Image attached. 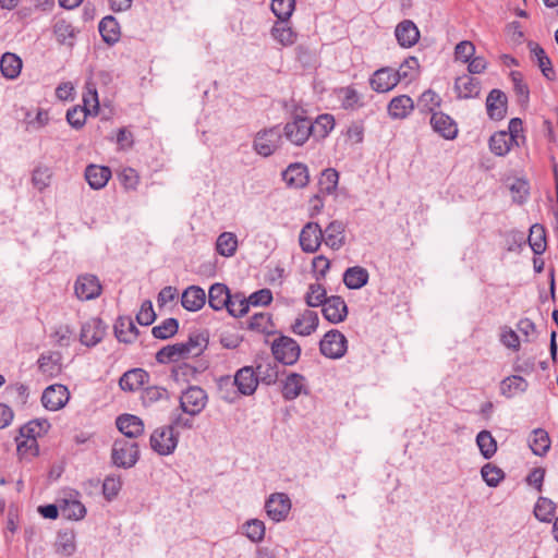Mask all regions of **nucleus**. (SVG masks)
<instances>
[{
    "mask_svg": "<svg viewBox=\"0 0 558 558\" xmlns=\"http://www.w3.org/2000/svg\"><path fill=\"white\" fill-rule=\"evenodd\" d=\"M271 353L276 362L291 366L298 362L301 354V348L294 339L287 336H280L272 341Z\"/></svg>",
    "mask_w": 558,
    "mask_h": 558,
    "instance_id": "3",
    "label": "nucleus"
},
{
    "mask_svg": "<svg viewBox=\"0 0 558 558\" xmlns=\"http://www.w3.org/2000/svg\"><path fill=\"white\" fill-rule=\"evenodd\" d=\"M324 239V232L317 222H307L300 232V245L306 253H315Z\"/></svg>",
    "mask_w": 558,
    "mask_h": 558,
    "instance_id": "12",
    "label": "nucleus"
},
{
    "mask_svg": "<svg viewBox=\"0 0 558 558\" xmlns=\"http://www.w3.org/2000/svg\"><path fill=\"white\" fill-rule=\"evenodd\" d=\"M282 179L288 186L303 189L310 182V172L305 163L293 162L282 172Z\"/></svg>",
    "mask_w": 558,
    "mask_h": 558,
    "instance_id": "15",
    "label": "nucleus"
},
{
    "mask_svg": "<svg viewBox=\"0 0 558 558\" xmlns=\"http://www.w3.org/2000/svg\"><path fill=\"white\" fill-rule=\"evenodd\" d=\"M272 37L280 43L282 46L293 45L296 40V33L287 25L281 23H276L271 28Z\"/></svg>",
    "mask_w": 558,
    "mask_h": 558,
    "instance_id": "52",
    "label": "nucleus"
},
{
    "mask_svg": "<svg viewBox=\"0 0 558 558\" xmlns=\"http://www.w3.org/2000/svg\"><path fill=\"white\" fill-rule=\"evenodd\" d=\"M53 34L59 44L68 47L74 46L75 40V28L73 25L65 20H58L53 25Z\"/></svg>",
    "mask_w": 558,
    "mask_h": 558,
    "instance_id": "39",
    "label": "nucleus"
},
{
    "mask_svg": "<svg viewBox=\"0 0 558 558\" xmlns=\"http://www.w3.org/2000/svg\"><path fill=\"white\" fill-rule=\"evenodd\" d=\"M179 329V322L175 318H167L160 325L155 326L151 333L157 339H168L174 336Z\"/></svg>",
    "mask_w": 558,
    "mask_h": 558,
    "instance_id": "55",
    "label": "nucleus"
},
{
    "mask_svg": "<svg viewBox=\"0 0 558 558\" xmlns=\"http://www.w3.org/2000/svg\"><path fill=\"white\" fill-rule=\"evenodd\" d=\"M69 399L68 388L64 385L54 384L44 390L41 403L49 411H58L68 403Z\"/></svg>",
    "mask_w": 558,
    "mask_h": 558,
    "instance_id": "11",
    "label": "nucleus"
},
{
    "mask_svg": "<svg viewBox=\"0 0 558 558\" xmlns=\"http://www.w3.org/2000/svg\"><path fill=\"white\" fill-rule=\"evenodd\" d=\"M197 373L196 367L187 363H181L172 369L171 376L175 381H189L191 378H194Z\"/></svg>",
    "mask_w": 558,
    "mask_h": 558,
    "instance_id": "63",
    "label": "nucleus"
},
{
    "mask_svg": "<svg viewBox=\"0 0 558 558\" xmlns=\"http://www.w3.org/2000/svg\"><path fill=\"white\" fill-rule=\"evenodd\" d=\"M230 290L225 283L216 282L210 286L208 291V305L214 311H221L228 307L230 301Z\"/></svg>",
    "mask_w": 558,
    "mask_h": 558,
    "instance_id": "26",
    "label": "nucleus"
},
{
    "mask_svg": "<svg viewBox=\"0 0 558 558\" xmlns=\"http://www.w3.org/2000/svg\"><path fill=\"white\" fill-rule=\"evenodd\" d=\"M169 398V392L163 387L151 386L147 387L142 395L143 403L145 405H150L160 400H167Z\"/></svg>",
    "mask_w": 558,
    "mask_h": 558,
    "instance_id": "60",
    "label": "nucleus"
},
{
    "mask_svg": "<svg viewBox=\"0 0 558 558\" xmlns=\"http://www.w3.org/2000/svg\"><path fill=\"white\" fill-rule=\"evenodd\" d=\"M324 232L323 241L325 244L331 250H339L344 245V225L342 221L333 220L331 221Z\"/></svg>",
    "mask_w": 558,
    "mask_h": 558,
    "instance_id": "23",
    "label": "nucleus"
},
{
    "mask_svg": "<svg viewBox=\"0 0 558 558\" xmlns=\"http://www.w3.org/2000/svg\"><path fill=\"white\" fill-rule=\"evenodd\" d=\"M418 66L417 58L409 57L400 64L398 70L388 66L378 69L369 78L371 87L377 93H387L396 87L400 81L411 77V73L407 72L405 68L416 69Z\"/></svg>",
    "mask_w": 558,
    "mask_h": 558,
    "instance_id": "1",
    "label": "nucleus"
},
{
    "mask_svg": "<svg viewBox=\"0 0 558 558\" xmlns=\"http://www.w3.org/2000/svg\"><path fill=\"white\" fill-rule=\"evenodd\" d=\"M140 459L138 446L135 441L117 439L111 450L112 463L118 468L130 469Z\"/></svg>",
    "mask_w": 558,
    "mask_h": 558,
    "instance_id": "4",
    "label": "nucleus"
},
{
    "mask_svg": "<svg viewBox=\"0 0 558 558\" xmlns=\"http://www.w3.org/2000/svg\"><path fill=\"white\" fill-rule=\"evenodd\" d=\"M454 90L460 99L474 98L480 95L481 84L477 78L464 74L456 78Z\"/></svg>",
    "mask_w": 558,
    "mask_h": 558,
    "instance_id": "24",
    "label": "nucleus"
},
{
    "mask_svg": "<svg viewBox=\"0 0 558 558\" xmlns=\"http://www.w3.org/2000/svg\"><path fill=\"white\" fill-rule=\"evenodd\" d=\"M369 274L366 268L362 266L349 267L343 272V283L350 290H357L367 284Z\"/></svg>",
    "mask_w": 558,
    "mask_h": 558,
    "instance_id": "31",
    "label": "nucleus"
},
{
    "mask_svg": "<svg viewBox=\"0 0 558 558\" xmlns=\"http://www.w3.org/2000/svg\"><path fill=\"white\" fill-rule=\"evenodd\" d=\"M530 448L536 456H544L550 448L548 434L541 428L534 429L530 437Z\"/></svg>",
    "mask_w": 558,
    "mask_h": 558,
    "instance_id": "45",
    "label": "nucleus"
},
{
    "mask_svg": "<svg viewBox=\"0 0 558 558\" xmlns=\"http://www.w3.org/2000/svg\"><path fill=\"white\" fill-rule=\"evenodd\" d=\"M179 400L182 412L196 416L205 409L208 396L203 388L190 386L181 392Z\"/></svg>",
    "mask_w": 558,
    "mask_h": 558,
    "instance_id": "5",
    "label": "nucleus"
},
{
    "mask_svg": "<svg viewBox=\"0 0 558 558\" xmlns=\"http://www.w3.org/2000/svg\"><path fill=\"white\" fill-rule=\"evenodd\" d=\"M226 310L233 317H242L250 310L248 300L243 293L240 292L231 294L230 301H228V307Z\"/></svg>",
    "mask_w": 558,
    "mask_h": 558,
    "instance_id": "46",
    "label": "nucleus"
},
{
    "mask_svg": "<svg viewBox=\"0 0 558 558\" xmlns=\"http://www.w3.org/2000/svg\"><path fill=\"white\" fill-rule=\"evenodd\" d=\"M529 245L535 255H541L546 250V231L545 228L535 223L530 228V234L527 238Z\"/></svg>",
    "mask_w": 558,
    "mask_h": 558,
    "instance_id": "41",
    "label": "nucleus"
},
{
    "mask_svg": "<svg viewBox=\"0 0 558 558\" xmlns=\"http://www.w3.org/2000/svg\"><path fill=\"white\" fill-rule=\"evenodd\" d=\"M48 427L49 423L46 420L31 421L20 428V435L24 438H27L29 448L36 449V438L40 436L41 433H46Z\"/></svg>",
    "mask_w": 558,
    "mask_h": 558,
    "instance_id": "37",
    "label": "nucleus"
},
{
    "mask_svg": "<svg viewBox=\"0 0 558 558\" xmlns=\"http://www.w3.org/2000/svg\"><path fill=\"white\" fill-rule=\"evenodd\" d=\"M87 110L85 107L75 106L68 110L66 121L74 129H81L85 124Z\"/></svg>",
    "mask_w": 558,
    "mask_h": 558,
    "instance_id": "62",
    "label": "nucleus"
},
{
    "mask_svg": "<svg viewBox=\"0 0 558 558\" xmlns=\"http://www.w3.org/2000/svg\"><path fill=\"white\" fill-rule=\"evenodd\" d=\"M102 40L108 45L116 44L120 38V26L118 21L111 16H105L98 26Z\"/></svg>",
    "mask_w": 558,
    "mask_h": 558,
    "instance_id": "36",
    "label": "nucleus"
},
{
    "mask_svg": "<svg viewBox=\"0 0 558 558\" xmlns=\"http://www.w3.org/2000/svg\"><path fill=\"white\" fill-rule=\"evenodd\" d=\"M311 136L315 141L326 138L335 128V118L329 113L319 114L315 121L311 120Z\"/></svg>",
    "mask_w": 558,
    "mask_h": 558,
    "instance_id": "33",
    "label": "nucleus"
},
{
    "mask_svg": "<svg viewBox=\"0 0 558 558\" xmlns=\"http://www.w3.org/2000/svg\"><path fill=\"white\" fill-rule=\"evenodd\" d=\"M106 333V325L98 317L90 318L82 325L80 341L86 347L98 344Z\"/></svg>",
    "mask_w": 558,
    "mask_h": 558,
    "instance_id": "13",
    "label": "nucleus"
},
{
    "mask_svg": "<svg viewBox=\"0 0 558 558\" xmlns=\"http://www.w3.org/2000/svg\"><path fill=\"white\" fill-rule=\"evenodd\" d=\"M51 170L47 166H38L34 169L32 183L38 190L43 191L50 184Z\"/></svg>",
    "mask_w": 558,
    "mask_h": 558,
    "instance_id": "59",
    "label": "nucleus"
},
{
    "mask_svg": "<svg viewBox=\"0 0 558 558\" xmlns=\"http://www.w3.org/2000/svg\"><path fill=\"white\" fill-rule=\"evenodd\" d=\"M60 512L68 520H81L86 514V508L78 500H64L60 506Z\"/></svg>",
    "mask_w": 558,
    "mask_h": 558,
    "instance_id": "50",
    "label": "nucleus"
},
{
    "mask_svg": "<svg viewBox=\"0 0 558 558\" xmlns=\"http://www.w3.org/2000/svg\"><path fill=\"white\" fill-rule=\"evenodd\" d=\"M329 296L326 295V289L320 283H311L305 294V303L310 307L323 306Z\"/></svg>",
    "mask_w": 558,
    "mask_h": 558,
    "instance_id": "48",
    "label": "nucleus"
},
{
    "mask_svg": "<svg viewBox=\"0 0 558 558\" xmlns=\"http://www.w3.org/2000/svg\"><path fill=\"white\" fill-rule=\"evenodd\" d=\"M207 294L198 286L187 287L181 295V304L189 312H197L206 304Z\"/></svg>",
    "mask_w": 558,
    "mask_h": 558,
    "instance_id": "19",
    "label": "nucleus"
},
{
    "mask_svg": "<svg viewBox=\"0 0 558 558\" xmlns=\"http://www.w3.org/2000/svg\"><path fill=\"white\" fill-rule=\"evenodd\" d=\"M322 307L324 318L331 324H339L348 316L347 303L339 295L329 296Z\"/></svg>",
    "mask_w": 558,
    "mask_h": 558,
    "instance_id": "14",
    "label": "nucleus"
},
{
    "mask_svg": "<svg viewBox=\"0 0 558 558\" xmlns=\"http://www.w3.org/2000/svg\"><path fill=\"white\" fill-rule=\"evenodd\" d=\"M122 487L121 477L114 474L106 476L102 482V495L107 501L117 498Z\"/></svg>",
    "mask_w": 558,
    "mask_h": 558,
    "instance_id": "56",
    "label": "nucleus"
},
{
    "mask_svg": "<svg viewBox=\"0 0 558 558\" xmlns=\"http://www.w3.org/2000/svg\"><path fill=\"white\" fill-rule=\"evenodd\" d=\"M337 96L344 110H357L364 106L363 96L353 86L339 88Z\"/></svg>",
    "mask_w": 558,
    "mask_h": 558,
    "instance_id": "32",
    "label": "nucleus"
},
{
    "mask_svg": "<svg viewBox=\"0 0 558 558\" xmlns=\"http://www.w3.org/2000/svg\"><path fill=\"white\" fill-rule=\"evenodd\" d=\"M396 38L401 47L410 48L420 39V31L411 20H403L395 29Z\"/></svg>",
    "mask_w": 558,
    "mask_h": 558,
    "instance_id": "20",
    "label": "nucleus"
},
{
    "mask_svg": "<svg viewBox=\"0 0 558 558\" xmlns=\"http://www.w3.org/2000/svg\"><path fill=\"white\" fill-rule=\"evenodd\" d=\"M512 138L509 137L508 132L500 131L493 134L489 138V149L497 156H505L509 153Z\"/></svg>",
    "mask_w": 558,
    "mask_h": 558,
    "instance_id": "43",
    "label": "nucleus"
},
{
    "mask_svg": "<svg viewBox=\"0 0 558 558\" xmlns=\"http://www.w3.org/2000/svg\"><path fill=\"white\" fill-rule=\"evenodd\" d=\"M183 343L189 348L190 357L198 356L206 349L208 337L203 332H193L189 336L187 341Z\"/></svg>",
    "mask_w": 558,
    "mask_h": 558,
    "instance_id": "54",
    "label": "nucleus"
},
{
    "mask_svg": "<svg viewBox=\"0 0 558 558\" xmlns=\"http://www.w3.org/2000/svg\"><path fill=\"white\" fill-rule=\"evenodd\" d=\"M482 477L484 482L489 487H496L501 482V480L505 477L504 471L490 463L485 464L481 470Z\"/></svg>",
    "mask_w": 558,
    "mask_h": 558,
    "instance_id": "58",
    "label": "nucleus"
},
{
    "mask_svg": "<svg viewBox=\"0 0 558 558\" xmlns=\"http://www.w3.org/2000/svg\"><path fill=\"white\" fill-rule=\"evenodd\" d=\"M430 124L433 130L446 140H453L458 135L456 122L441 111L433 112Z\"/></svg>",
    "mask_w": 558,
    "mask_h": 558,
    "instance_id": "18",
    "label": "nucleus"
},
{
    "mask_svg": "<svg viewBox=\"0 0 558 558\" xmlns=\"http://www.w3.org/2000/svg\"><path fill=\"white\" fill-rule=\"evenodd\" d=\"M311 119L295 111L292 120L281 129L282 137L295 146H303L311 137Z\"/></svg>",
    "mask_w": 558,
    "mask_h": 558,
    "instance_id": "2",
    "label": "nucleus"
},
{
    "mask_svg": "<svg viewBox=\"0 0 558 558\" xmlns=\"http://www.w3.org/2000/svg\"><path fill=\"white\" fill-rule=\"evenodd\" d=\"M281 140L282 134L279 125L259 131L254 140V149L258 155L269 157L280 147Z\"/></svg>",
    "mask_w": 558,
    "mask_h": 558,
    "instance_id": "7",
    "label": "nucleus"
},
{
    "mask_svg": "<svg viewBox=\"0 0 558 558\" xmlns=\"http://www.w3.org/2000/svg\"><path fill=\"white\" fill-rule=\"evenodd\" d=\"M387 109L391 119H405L414 110V101L408 95H399L389 101Z\"/></svg>",
    "mask_w": 558,
    "mask_h": 558,
    "instance_id": "21",
    "label": "nucleus"
},
{
    "mask_svg": "<svg viewBox=\"0 0 558 558\" xmlns=\"http://www.w3.org/2000/svg\"><path fill=\"white\" fill-rule=\"evenodd\" d=\"M270 327V316L266 313L254 314L248 322V328L258 332H268Z\"/></svg>",
    "mask_w": 558,
    "mask_h": 558,
    "instance_id": "64",
    "label": "nucleus"
},
{
    "mask_svg": "<svg viewBox=\"0 0 558 558\" xmlns=\"http://www.w3.org/2000/svg\"><path fill=\"white\" fill-rule=\"evenodd\" d=\"M271 11L281 21L290 19L294 11L295 0H271Z\"/></svg>",
    "mask_w": 558,
    "mask_h": 558,
    "instance_id": "57",
    "label": "nucleus"
},
{
    "mask_svg": "<svg viewBox=\"0 0 558 558\" xmlns=\"http://www.w3.org/2000/svg\"><path fill=\"white\" fill-rule=\"evenodd\" d=\"M76 550L75 536L72 532L58 534L56 542V551L64 557L72 556Z\"/></svg>",
    "mask_w": 558,
    "mask_h": 558,
    "instance_id": "49",
    "label": "nucleus"
},
{
    "mask_svg": "<svg viewBox=\"0 0 558 558\" xmlns=\"http://www.w3.org/2000/svg\"><path fill=\"white\" fill-rule=\"evenodd\" d=\"M102 287L99 279L92 274L80 275L74 283V292L81 301H89L98 298Z\"/></svg>",
    "mask_w": 558,
    "mask_h": 558,
    "instance_id": "9",
    "label": "nucleus"
},
{
    "mask_svg": "<svg viewBox=\"0 0 558 558\" xmlns=\"http://www.w3.org/2000/svg\"><path fill=\"white\" fill-rule=\"evenodd\" d=\"M256 376L266 385L276 384L279 375L278 365L276 362L270 361L269 357L262 359L256 365Z\"/></svg>",
    "mask_w": 558,
    "mask_h": 558,
    "instance_id": "35",
    "label": "nucleus"
},
{
    "mask_svg": "<svg viewBox=\"0 0 558 558\" xmlns=\"http://www.w3.org/2000/svg\"><path fill=\"white\" fill-rule=\"evenodd\" d=\"M348 349V340L342 332L331 329L326 332L319 342L320 353L332 360L342 357Z\"/></svg>",
    "mask_w": 558,
    "mask_h": 558,
    "instance_id": "6",
    "label": "nucleus"
},
{
    "mask_svg": "<svg viewBox=\"0 0 558 558\" xmlns=\"http://www.w3.org/2000/svg\"><path fill=\"white\" fill-rule=\"evenodd\" d=\"M111 171L108 167L89 165L85 169V179L94 190L102 189L109 181Z\"/></svg>",
    "mask_w": 558,
    "mask_h": 558,
    "instance_id": "29",
    "label": "nucleus"
},
{
    "mask_svg": "<svg viewBox=\"0 0 558 558\" xmlns=\"http://www.w3.org/2000/svg\"><path fill=\"white\" fill-rule=\"evenodd\" d=\"M319 318L316 312L306 310L292 325V331L300 336H310L318 327Z\"/></svg>",
    "mask_w": 558,
    "mask_h": 558,
    "instance_id": "28",
    "label": "nucleus"
},
{
    "mask_svg": "<svg viewBox=\"0 0 558 558\" xmlns=\"http://www.w3.org/2000/svg\"><path fill=\"white\" fill-rule=\"evenodd\" d=\"M114 335L120 342L132 343L138 336V329L129 316H120L114 324Z\"/></svg>",
    "mask_w": 558,
    "mask_h": 558,
    "instance_id": "25",
    "label": "nucleus"
},
{
    "mask_svg": "<svg viewBox=\"0 0 558 558\" xmlns=\"http://www.w3.org/2000/svg\"><path fill=\"white\" fill-rule=\"evenodd\" d=\"M531 57L536 60L538 68L541 69L544 76L551 78L554 70L551 66L550 59L546 54L545 50L536 43H529Z\"/></svg>",
    "mask_w": 558,
    "mask_h": 558,
    "instance_id": "40",
    "label": "nucleus"
},
{
    "mask_svg": "<svg viewBox=\"0 0 558 558\" xmlns=\"http://www.w3.org/2000/svg\"><path fill=\"white\" fill-rule=\"evenodd\" d=\"M339 172L333 168L323 170L318 180L319 193L331 195L337 191Z\"/></svg>",
    "mask_w": 558,
    "mask_h": 558,
    "instance_id": "42",
    "label": "nucleus"
},
{
    "mask_svg": "<svg viewBox=\"0 0 558 558\" xmlns=\"http://www.w3.org/2000/svg\"><path fill=\"white\" fill-rule=\"evenodd\" d=\"M441 98L437 93H435L432 89L425 90L421 97L418 98V107L423 111H429L435 112V108H438L440 106Z\"/></svg>",
    "mask_w": 558,
    "mask_h": 558,
    "instance_id": "61",
    "label": "nucleus"
},
{
    "mask_svg": "<svg viewBox=\"0 0 558 558\" xmlns=\"http://www.w3.org/2000/svg\"><path fill=\"white\" fill-rule=\"evenodd\" d=\"M233 383L241 395L251 396L258 386V377L252 366H244L235 373Z\"/></svg>",
    "mask_w": 558,
    "mask_h": 558,
    "instance_id": "16",
    "label": "nucleus"
},
{
    "mask_svg": "<svg viewBox=\"0 0 558 558\" xmlns=\"http://www.w3.org/2000/svg\"><path fill=\"white\" fill-rule=\"evenodd\" d=\"M244 535L253 543H259L265 537V524L262 520H247L242 526Z\"/></svg>",
    "mask_w": 558,
    "mask_h": 558,
    "instance_id": "47",
    "label": "nucleus"
},
{
    "mask_svg": "<svg viewBox=\"0 0 558 558\" xmlns=\"http://www.w3.org/2000/svg\"><path fill=\"white\" fill-rule=\"evenodd\" d=\"M148 379V373L142 368H133L125 372L120 380L119 386L124 391H135L140 389Z\"/></svg>",
    "mask_w": 558,
    "mask_h": 558,
    "instance_id": "30",
    "label": "nucleus"
},
{
    "mask_svg": "<svg viewBox=\"0 0 558 558\" xmlns=\"http://www.w3.org/2000/svg\"><path fill=\"white\" fill-rule=\"evenodd\" d=\"M0 70L4 77L14 80L22 70V60L15 53L5 52L0 60Z\"/></svg>",
    "mask_w": 558,
    "mask_h": 558,
    "instance_id": "38",
    "label": "nucleus"
},
{
    "mask_svg": "<svg viewBox=\"0 0 558 558\" xmlns=\"http://www.w3.org/2000/svg\"><path fill=\"white\" fill-rule=\"evenodd\" d=\"M291 509V500L284 493L271 494L265 502L267 515L275 522L283 521Z\"/></svg>",
    "mask_w": 558,
    "mask_h": 558,
    "instance_id": "10",
    "label": "nucleus"
},
{
    "mask_svg": "<svg viewBox=\"0 0 558 558\" xmlns=\"http://www.w3.org/2000/svg\"><path fill=\"white\" fill-rule=\"evenodd\" d=\"M555 509V502L546 497H539L534 507V514L542 522H550L553 520Z\"/></svg>",
    "mask_w": 558,
    "mask_h": 558,
    "instance_id": "53",
    "label": "nucleus"
},
{
    "mask_svg": "<svg viewBox=\"0 0 558 558\" xmlns=\"http://www.w3.org/2000/svg\"><path fill=\"white\" fill-rule=\"evenodd\" d=\"M149 442L151 449L158 454L168 456L177 448L178 435L174 433L172 426H163L153 432Z\"/></svg>",
    "mask_w": 558,
    "mask_h": 558,
    "instance_id": "8",
    "label": "nucleus"
},
{
    "mask_svg": "<svg viewBox=\"0 0 558 558\" xmlns=\"http://www.w3.org/2000/svg\"><path fill=\"white\" fill-rule=\"evenodd\" d=\"M118 429L128 438H136L144 433L143 421L133 414H122L117 418Z\"/></svg>",
    "mask_w": 558,
    "mask_h": 558,
    "instance_id": "22",
    "label": "nucleus"
},
{
    "mask_svg": "<svg viewBox=\"0 0 558 558\" xmlns=\"http://www.w3.org/2000/svg\"><path fill=\"white\" fill-rule=\"evenodd\" d=\"M487 114L492 120H502L507 112V96L500 89H492L486 98Z\"/></svg>",
    "mask_w": 558,
    "mask_h": 558,
    "instance_id": "17",
    "label": "nucleus"
},
{
    "mask_svg": "<svg viewBox=\"0 0 558 558\" xmlns=\"http://www.w3.org/2000/svg\"><path fill=\"white\" fill-rule=\"evenodd\" d=\"M476 444L485 459H490L497 450V444L488 430H482L476 436Z\"/></svg>",
    "mask_w": 558,
    "mask_h": 558,
    "instance_id": "51",
    "label": "nucleus"
},
{
    "mask_svg": "<svg viewBox=\"0 0 558 558\" xmlns=\"http://www.w3.org/2000/svg\"><path fill=\"white\" fill-rule=\"evenodd\" d=\"M238 248V238L232 232H222L216 242V250L221 256L231 257Z\"/></svg>",
    "mask_w": 558,
    "mask_h": 558,
    "instance_id": "44",
    "label": "nucleus"
},
{
    "mask_svg": "<svg viewBox=\"0 0 558 558\" xmlns=\"http://www.w3.org/2000/svg\"><path fill=\"white\" fill-rule=\"evenodd\" d=\"M529 387L527 381L519 375L508 376L500 383V393L506 398H512L518 393H523Z\"/></svg>",
    "mask_w": 558,
    "mask_h": 558,
    "instance_id": "34",
    "label": "nucleus"
},
{
    "mask_svg": "<svg viewBox=\"0 0 558 558\" xmlns=\"http://www.w3.org/2000/svg\"><path fill=\"white\" fill-rule=\"evenodd\" d=\"M305 388V377L299 373H291L282 381L281 392L284 400L296 399Z\"/></svg>",
    "mask_w": 558,
    "mask_h": 558,
    "instance_id": "27",
    "label": "nucleus"
}]
</instances>
